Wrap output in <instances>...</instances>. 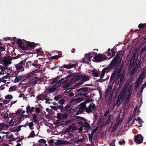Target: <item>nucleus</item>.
Masks as SVG:
<instances>
[{
	"instance_id": "obj_43",
	"label": "nucleus",
	"mask_w": 146,
	"mask_h": 146,
	"mask_svg": "<svg viewBox=\"0 0 146 146\" xmlns=\"http://www.w3.org/2000/svg\"><path fill=\"white\" fill-rule=\"evenodd\" d=\"M85 109L86 111L88 113L92 112V111L90 108H88L86 107Z\"/></svg>"
},
{
	"instance_id": "obj_35",
	"label": "nucleus",
	"mask_w": 146,
	"mask_h": 146,
	"mask_svg": "<svg viewBox=\"0 0 146 146\" xmlns=\"http://www.w3.org/2000/svg\"><path fill=\"white\" fill-rule=\"evenodd\" d=\"M98 128H99V126H98L95 129H94L92 130V132L91 133V134H90L91 135H92L93 136L94 133H95L96 132V131H98Z\"/></svg>"
},
{
	"instance_id": "obj_13",
	"label": "nucleus",
	"mask_w": 146,
	"mask_h": 146,
	"mask_svg": "<svg viewBox=\"0 0 146 146\" xmlns=\"http://www.w3.org/2000/svg\"><path fill=\"white\" fill-rule=\"evenodd\" d=\"M93 54L91 53L86 54L85 56L86 60L88 61H90L91 58L93 56Z\"/></svg>"
},
{
	"instance_id": "obj_45",
	"label": "nucleus",
	"mask_w": 146,
	"mask_h": 146,
	"mask_svg": "<svg viewBox=\"0 0 146 146\" xmlns=\"http://www.w3.org/2000/svg\"><path fill=\"white\" fill-rule=\"evenodd\" d=\"M45 100H46V101H45V103L46 104H50L51 103L50 102V101H52V99H50L47 98H46Z\"/></svg>"
},
{
	"instance_id": "obj_25",
	"label": "nucleus",
	"mask_w": 146,
	"mask_h": 146,
	"mask_svg": "<svg viewBox=\"0 0 146 146\" xmlns=\"http://www.w3.org/2000/svg\"><path fill=\"white\" fill-rule=\"evenodd\" d=\"M61 67H64L68 69H70L73 67V64H64V66H62Z\"/></svg>"
},
{
	"instance_id": "obj_49",
	"label": "nucleus",
	"mask_w": 146,
	"mask_h": 146,
	"mask_svg": "<svg viewBox=\"0 0 146 146\" xmlns=\"http://www.w3.org/2000/svg\"><path fill=\"white\" fill-rule=\"evenodd\" d=\"M13 98V96L11 95H8L5 97L6 99H11Z\"/></svg>"
},
{
	"instance_id": "obj_16",
	"label": "nucleus",
	"mask_w": 146,
	"mask_h": 146,
	"mask_svg": "<svg viewBox=\"0 0 146 146\" xmlns=\"http://www.w3.org/2000/svg\"><path fill=\"white\" fill-rule=\"evenodd\" d=\"M34 108H34L33 107L31 108L30 106H28L26 108V112L27 113H31L33 111Z\"/></svg>"
},
{
	"instance_id": "obj_62",
	"label": "nucleus",
	"mask_w": 146,
	"mask_h": 146,
	"mask_svg": "<svg viewBox=\"0 0 146 146\" xmlns=\"http://www.w3.org/2000/svg\"><path fill=\"white\" fill-rule=\"evenodd\" d=\"M5 48L4 46H0V52L5 51Z\"/></svg>"
},
{
	"instance_id": "obj_24",
	"label": "nucleus",
	"mask_w": 146,
	"mask_h": 146,
	"mask_svg": "<svg viewBox=\"0 0 146 146\" xmlns=\"http://www.w3.org/2000/svg\"><path fill=\"white\" fill-rule=\"evenodd\" d=\"M56 85L55 84L52 87L49 88L48 90V91L50 93H52L56 91L57 90L56 88L54 87Z\"/></svg>"
},
{
	"instance_id": "obj_58",
	"label": "nucleus",
	"mask_w": 146,
	"mask_h": 146,
	"mask_svg": "<svg viewBox=\"0 0 146 146\" xmlns=\"http://www.w3.org/2000/svg\"><path fill=\"white\" fill-rule=\"evenodd\" d=\"M14 121L13 119H11L9 122V125L11 126H13L14 124Z\"/></svg>"
},
{
	"instance_id": "obj_41",
	"label": "nucleus",
	"mask_w": 146,
	"mask_h": 146,
	"mask_svg": "<svg viewBox=\"0 0 146 146\" xmlns=\"http://www.w3.org/2000/svg\"><path fill=\"white\" fill-rule=\"evenodd\" d=\"M65 102V99L63 98L58 101V103L61 104L63 105Z\"/></svg>"
},
{
	"instance_id": "obj_53",
	"label": "nucleus",
	"mask_w": 146,
	"mask_h": 146,
	"mask_svg": "<svg viewBox=\"0 0 146 146\" xmlns=\"http://www.w3.org/2000/svg\"><path fill=\"white\" fill-rule=\"evenodd\" d=\"M93 100L92 99L88 98L86 99L84 102H85L86 104V103H89L92 101Z\"/></svg>"
},
{
	"instance_id": "obj_36",
	"label": "nucleus",
	"mask_w": 146,
	"mask_h": 146,
	"mask_svg": "<svg viewBox=\"0 0 146 146\" xmlns=\"http://www.w3.org/2000/svg\"><path fill=\"white\" fill-rule=\"evenodd\" d=\"M117 127L118 124H114L113 127L112 132H114L116 131L117 128Z\"/></svg>"
},
{
	"instance_id": "obj_40",
	"label": "nucleus",
	"mask_w": 146,
	"mask_h": 146,
	"mask_svg": "<svg viewBox=\"0 0 146 146\" xmlns=\"http://www.w3.org/2000/svg\"><path fill=\"white\" fill-rule=\"evenodd\" d=\"M84 139L83 138H81V139H79L75 141H74V143H80V142H82V141H84Z\"/></svg>"
},
{
	"instance_id": "obj_51",
	"label": "nucleus",
	"mask_w": 146,
	"mask_h": 146,
	"mask_svg": "<svg viewBox=\"0 0 146 146\" xmlns=\"http://www.w3.org/2000/svg\"><path fill=\"white\" fill-rule=\"evenodd\" d=\"M19 70H17L15 71L13 73V75L14 77H15V76H18L17 75L19 73Z\"/></svg>"
},
{
	"instance_id": "obj_21",
	"label": "nucleus",
	"mask_w": 146,
	"mask_h": 146,
	"mask_svg": "<svg viewBox=\"0 0 146 146\" xmlns=\"http://www.w3.org/2000/svg\"><path fill=\"white\" fill-rule=\"evenodd\" d=\"M91 72H92V74H93V76L94 77H98L99 76V74L96 70H91Z\"/></svg>"
},
{
	"instance_id": "obj_12",
	"label": "nucleus",
	"mask_w": 146,
	"mask_h": 146,
	"mask_svg": "<svg viewBox=\"0 0 146 146\" xmlns=\"http://www.w3.org/2000/svg\"><path fill=\"white\" fill-rule=\"evenodd\" d=\"M89 90V88L87 87H83L78 89H76L75 90V92L76 91L77 92H84L87 91Z\"/></svg>"
},
{
	"instance_id": "obj_1",
	"label": "nucleus",
	"mask_w": 146,
	"mask_h": 146,
	"mask_svg": "<svg viewBox=\"0 0 146 146\" xmlns=\"http://www.w3.org/2000/svg\"><path fill=\"white\" fill-rule=\"evenodd\" d=\"M23 55L22 54H18L17 56L13 57L10 56L7 57L5 56L3 57L4 64L6 66H8L12 63L11 61L12 60L16 59L18 58Z\"/></svg>"
},
{
	"instance_id": "obj_4",
	"label": "nucleus",
	"mask_w": 146,
	"mask_h": 146,
	"mask_svg": "<svg viewBox=\"0 0 146 146\" xmlns=\"http://www.w3.org/2000/svg\"><path fill=\"white\" fill-rule=\"evenodd\" d=\"M121 60V59L120 58L117 60L113 58L109 65L112 69H117V67L120 64Z\"/></svg>"
},
{
	"instance_id": "obj_19",
	"label": "nucleus",
	"mask_w": 146,
	"mask_h": 146,
	"mask_svg": "<svg viewBox=\"0 0 146 146\" xmlns=\"http://www.w3.org/2000/svg\"><path fill=\"white\" fill-rule=\"evenodd\" d=\"M113 117V115L111 114H110L109 116L108 119L105 122V125H108L111 121V119H112Z\"/></svg>"
},
{
	"instance_id": "obj_59",
	"label": "nucleus",
	"mask_w": 146,
	"mask_h": 146,
	"mask_svg": "<svg viewBox=\"0 0 146 146\" xmlns=\"http://www.w3.org/2000/svg\"><path fill=\"white\" fill-rule=\"evenodd\" d=\"M142 81L143 80L142 79L139 78H138L136 81V82L138 83H139V84H140L142 82Z\"/></svg>"
},
{
	"instance_id": "obj_29",
	"label": "nucleus",
	"mask_w": 146,
	"mask_h": 146,
	"mask_svg": "<svg viewBox=\"0 0 146 146\" xmlns=\"http://www.w3.org/2000/svg\"><path fill=\"white\" fill-rule=\"evenodd\" d=\"M112 69V68L109 65L108 67L104 68L103 69V70H104V71L105 72H110Z\"/></svg>"
},
{
	"instance_id": "obj_50",
	"label": "nucleus",
	"mask_w": 146,
	"mask_h": 146,
	"mask_svg": "<svg viewBox=\"0 0 146 146\" xmlns=\"http://www.w3.org/2000/svg\"><path fill=\"white\" fill-rule=\"evenodd\" d=\"M48 94H40V96L43 99V100L47 97Z\"/></svg>"
},
{
	"instance_id": "obj_39",
	"label": "nucleus",
	"mask_w": 146,
	"mask_h": 146,
	"mask_svg": "<svg viewBox=\"0 0 146 146\" xmlns=\"http://www.w3.org/2000/svg\"><path fill=\"white\" fill-rule=\"evenodd\" d=\"M37 116L35 114H34L33 116V121L34 123H36L37 122L36 118Z\"/></svg>"
},
{
	"instance_id": "obj_7",
	"label": "nucleus",
	"mask_w": 146,
	"mask_h": 146,
	"mask_svg": "<svg viewBox=\"0 0 146 146\" xmlns=\"http://www.w3.org/2000/svg\"><path fill=\"white\" fill-rule=\"evenodd\" d=\"M73 124H72L68 128L65 130L64 131V133H69V136L71 138L73 137V134L72 133H70L71 132H73Z\"/></svg>"
},
{
	"instance_id": "obj_63",
	"label": "nucleus",
	"mask_w": 146,
	"mask_h": 146,
	"mask_svg": "<svg viewBox=\"0 0 146 146\" xmlns=\"http://www.w3.org/2000/svg\"><path fill=\"white\" fill-rule=\"evenodd\" d=\"M116 74L115 73H114L113 72L110 78V80L111 81L112 80L113 78L115 76Z\"/></svg>"
},
{
	"instance_id": "obj_52",
	"label": "nucleus",
	"mask_w": 146,
	"mask_h": 146,
	"mask_svg": "<svg viewBox=\"0 0 146 146\" xmlns=\"http://www.w3.org/2000/svg\"><path fill=\"white\" fill-rule=\"evenodd\" d=\"M50 107L53 109L54 110H57L58 109V106H50Z\"/></svg>"
},
{
	"instance_id": "obj_38",
	"label": "nucleus",
	"mask_w": 146,
	"mask_h": 146,
	"mask_svg": "<svg viewBox=\"0 0 146 146\" xmlns=\"http://www.w3.org/2000/svg\"><path fill=\"white\" fill-rule=\"evenodd\" d=\"M113 96V93H111L110 94V96L108 98V101L109 102H110V103L111 102L112 99V97Z\"/></svg>"
},
{
	"instance_id": "obj_60",
	"label": "nucleus",
	"mask_w": 146,
	"mask_h": 146,
	"mask_svg": "<svg viewBox=\"0 0 146 146\" xmlns=\"http://www.w3.org/2000/svg\"><path fill=\"white\" fill-rule=\"evenodd\" d=\"M105 72L104 71V70H102L101 74L100 76V79H102L103 78L105 75Z\"/></svg>"
},
{
	"instance_id": "obj_14",
	"label": "nucleus",
	"mask_w": 146,
	"mask_h": 146,
	"mask_svg": "<svg viewBox=\"0 0 146 146\" xmlns=\"http://www.w3.org/2000/svg\"><path fill=\"white\" fill-rule=\"evenodd\" d=\"M38 44L37 43L35 44L34 42H29L27 43L28 46L30 47L33 48L37 46Z\"/></svg>"
},
{
	"instance_id": "obj_33",
	"label": "nucleus",
	"mask_w": 146,
	"mask_h": 146,
	"mask_svg": "<svg viewBox=\"0 0 146 146\" xmlns=\"http://www.w3.org/2000/svg\"><path fill=\"white\" fill-rule=\"evenodd\" d=\"M74 118H75L76 119H81L84 121H86V120L83 117H80L79 116H74Z\"/></svg>"
},
{
	"instance_id": "obj_23",
	"label": "nucleus",
	"mask_w": 146,
	"mask_h": 146,
	"mask_svg": "<svg viewBox=\"0 0 146 146\" xmlns=\"http://www.w3.org/2000/svg\"><path fill=\"white\" fill-rule=\"evenodd\" d=\"M141 65V64L140 63V60H136L135 63L133 65V66L138 68L140 67Z\"/></svg>"
},
{
	"instance_id": "obj_27",
	"label": "nucleus",
	"mask_w": 146,
	"mask_h": 146,
	"mask_svg": "<svg viewBox=\"0 0 146 146\" xmlns=\"http://www.w3.org/2000/svg\"><path fill=\"white\" fill-rule=\"evenodd\" d=\"M80 108L82 109L83 110V109H85L86 107V104L85 103V102H84L81 103L80 104Z\"/></svg>"
},
{
	"instance_id": "obj_22",
	"label": "nucleus",
	"mask_w": 146,
	"mask_h": 146,
	"mask_svg": "<svg viewBox=\"0 0 146 146\" xmlns=\"http://www.w3.org/2000/svg\"><path fill=\"white\" fill-rule=\"evenodd\" d=\"M112 87L110 86H109L106 90L105 94L106 96L108 95L111 91Z\"/></svg>"
},
{
	"instance_id": "obj_46",
	"label": "nucleus",
	"mask_w": 146,
	"mask_h": 146,
	"mask_svg": "<svg viewBox=\"0 0 146 146\" xmlns=\"http://www.w3.org/2000/svg\"><path fill=\"white\" fill-rule=\"evenodd\" d=\"M146 25V23L145 24H140L138 25V28L139 29H142L143 27H145Z\"/></svg>"
},
{
	"instance_id": "obj_20",
	"label": "nucleus",
	"mask_w": 146,
	"mask_h": 146,
	"mask_svg": "<svg viewBox=\"0 0 146 146\" xmlns=\"http://www.w3.org/2000/svg\"><path fill=\"white\" fill-rule=\"evenodd\" d=\"M124 53V52H123L122 51H120L118 52L117 54H116L115 56L114 57V58L117 59V60H119V57L122 55Z\"/></svg>"
},
{
	"instance_id": "obj_32",
	"label": "nucleus",
	"mask_w": 146,
	"mask_h": 146,
	"mask_svg": "<svg viewBox=\"0 0 146 146\" xmlns=\"http://www.w3.org/2000/svg\"><path fill=\"white\" fill-rule=\"evenodd\" d=\"M62 98V96L60 94L56 96L54 98V100L56 101Z\"/></svg>"
},
{
	"instance_id": "obj_5",
	"label": "nucleus",
	"mask_w": 146,
	"mask_h": 146,
	"mask_svg": "<svg viewBox=\"0 0 146 146\" xmlns=\"http://www.w3.org/2000/svg\"><path fill=\"white\" fill-rule=\"evenodd\" d=\"M95 61L97 62H100L107 59V57L105 55L99 54L94 58Z\"/></svg>"
},
{
	"instance_id": "obj_9",
	"label": "nucleus",
	"mask_w": 146,
	"mask_h": 146,
	"mask_svg": "<svg viewBox=\"0 0 146 146\" xmlns=\"http://www.w3.org/2000/svg\"><path fill=\"white\" fill-rule=\"evenodd\" d=\"M24 62L23 61H21L19 63L15 65V67L17 70H19L22 68H23V70L22 71L24 70V68L23 66L24 65Z\"/></svg>"
},
{
	"instance_id": "obj_2",
	"label": "nucleus",
	"mask_w": 146,
	"mask_h": 146,
	"mask_svg": "<svg viewBox=\"0 0 146 146\" xmlns=\"http://www.w3.org/2000/svg\"><path fill=\"white\" fill-rule=\"evenodd\" d=\"M76 74L74 73V82L75 81L78 80H80L82 82H84L89 80L90 77L88 75H83L82 74L78 75L75 76Z\"/></svg>"
},
{
	"instance_id": "obj_17",
	"label": "nucleus",
	"mask_w": 146,
	"mask_h": 146,
	"mask_svg": "<svg viewBox=\"0 0 146 146\" xmlns=\"http://www.w3.org/2000/svg\"><path fill=\"white\" fill-rule=\"evenodd\" d=\"M75 69V70H76V71L77 72H76V73H74L76 74H75V76H76V74H79V73L80 72V70L81 68L79 66L78 67V66H77L76 64H74V70Z\"/></svg>"
},
{
	"instance_id": "obj_61",
	"label": "nucleus",
	"mask_w": 146,
	"mask_h": 146,
	"mask_svg": "<svg viewBox=\"0 0 146 146\" xmlns=\"http://www.w3.org/2000/svg\"><path fill=\"white\" fill-rule=\"evenodd\" d=\"M140 84L139 83H138L135 82V90L138 88Z\"/></svg>"
},
{
	"instance_id": "obj_37",
	"label": "nucleus",
	"mask_w": 146,
	"mask_h": 146,
	"mask_svg": "<svg viewBox=\"0 0 146 146\" xmlns=\"http://www.w3.org/2000/svg\"><path fill=\"white\" fill-rule=\"evenodd\" d=\"M16 87L15 86H11L9 88V92H11V91H13L15 90L16 89Z\"/></svg>"
},
{
	"instance_id": "obj_10",
	"label": "nucleus",
	"mask_w": 146,
	"mask_h": 146,
	"mask_svg": "<svg viewBox=\"0 0 146 146\" xmlns=\"http://www.w3.org/2000/svg\"><path fill=\"white\" fill-rule=\"evenodd\" d=\"M35 78L36 80H35L34 78H33L31 80V83L33 85H34L39 82L40 83L42 81V80L40 78L36 77Z\"/></svg>"
},
{
	"instance_id": "obj_64",
	"label": "nucleus",
	"mask_w": 146,
	"mask_h": 146,
	"mask_svg": "<svg viewBox=\"0 0 146 146\" xmlns=\"http://www.w3.org/2000/svg\"><path fill=\"white\" fill-rule=\"evenodd\" d=\"M36 98H37L38 100H41L42 101L43 100V98H42V97H41V96H40V95H38V96H37L36 97Z\"/></svg>"
},
{
	"instance_id": "obj_48",
	"label": "nucleus",
	"mask_w": 146,
	"mask_h": 146,
	"mask_svg": "<svg viewBox=\"0 0 146 146\" xmlns=\"http://www.w3.org/2000/svg\"><path fill=\"white\" fill-rule=\"evenodd\" d=\"M144 73L143 72H142L141 74L139 75L138 78L141 79L143 80L144 76Z\"/></svg>"
},
{
	"instance_id": "obj_11",
	"label": "nucleus",
	"mask_w": 146,
	"mask_h": 146,
	"mask_svg": "<svg viewBox=\"0 0 146 146\" xmlns=\"http://www.w3.org/2000/svg\"><path fill=\"white\" fill-rule=\"evenodd\" d=\"M16 38L14 37V38H13V41L15 42V41L18 44L19 47L20 48L22 47V48H24V47H23V42L22 40L21 39L19 38L17 39V40H16Z\"/></svg>"
},
{
	"instance_id": "obj_56",
	"label": "nucleus",
	"mask_w": 146,
	"mask_h": 146,
	"mask_svg": "<svg viewBox=\"0 0 146 146\" xmlns=\"http://www.w3.org/2000/svg\"><path fill=\"white\" fill-rule=\"evenodd\" d=\"M73 121V119L66 120L65 121V125H67Z\"/></svg>"
},
{
	"instance_id": "obj_30",
	"label": "nucleus",
	"mask_w": 146,
	"mask_h": 146,
	"mask_svg": "<svg viewBox=\"0 0 146 146\" xmlns=\"http://www.w3.org/2000/svg\"><path fill=\"white\" fill-rule=\"evenodd\" d=\"M63 56H62L61 55H55L51 57L50 58L54 60H58L59 58H61Z\"/></svg>"
},
{
	"instance_id": "obj_15",
	"label": "nucleus",
	"mask_w": 146,
	"mask_h": 146,
	"mask_svg": "<svg viewBox=\"0 0 146 146\" xmlns=\"http://www.w3.org/2000/svg\"><path fill=\"white\" fill-rule=\"evenodd\" d=\"M15 78L13 81V82L15 83L19 82L23 78V76H15Z\"/></svg>"
},
{
	"instance_id": "obj_6",
	"label": "nucleus",
	"mask_w": 146,
	"mask_h": 146,
	"mask_svg": "<svg viewBox=\"0 0 146 146\" xmlns=\"http://www.w3.org/2000/svg\"><path fill=\"white\" fill-rule=\"evenodd\" d=\"M143 139V137L140 134H137L134 136V141L138 144L142 143Z\"/></svg>"
},
{
	"instance_id": "obj_57",
	"label": "nucleus",
	"mask_w": 146,
	"mask_h": 146,
	"mask_svg": "<svg viewBox=\"0 0 146 146\" xmlns=\"http://www.w3.org/2000/svg\"><path fill=\"white\" fill-rule=\"evenodd\" d=\"M35 108L36 110V112H37L38 113H40V109L38 107H36V106L35 107Z\"/></svg>"
},
{
	"instance_id": "obj_47",
	"label": "nucleus",
	"mask_w": 146,
	"mask_h": 146,
	"mask_svg": "<svg viewBox=\"0 0 146 146\" xmlns=\"http://www.w3.org/2000/svg\"><path fill=\"white\" fill-rule=\"evenodd\" d=\"M83 110H82V109L79 108V110L77 111L76 113L75 114L76 115H79V114H81L83 112Z\"/></svg>"
},
{
	"instance_id": "obj_26",
	"label": "nucleus",
	"mask_w": 146,
	"mask_h": 146,
	"mask_svg": "<svg viewBox=\"0 0 146 146\" xmlns=\"http://www.w3.org/2000/svg\"><path fill=\"white\" fill-rule=\"evenodd\" d=\"M83 101V98H78L77 99L74 98V102H75L76 103H78Z\"/></svg>"
},
{
	"instance_id": "obj_31",
	"label": "nucleus",
	"mask_w": 146,
	"mask_h": 146,
	"mask_svg": "<svg viewBox=\"0 0 146 146\" xmlns=\"http://www.w3.org/2000/svg\"><path fill=\"white\" fill-rule=\"evenodd\" d=\"M38 142L39 143L44 144L45 146H47V145L46 144V141L44 139H39Z\"/></svg>"
},
{
	"instance_id": "obj_28",
	"label": "nucleus",
	"mask_w": 146,
	"mask_h": 146,
	"mask_svg": "<svg viewBox=\"0 0 146 146\" xmlns=\"http://www.w3.org/2000/svg\"><path fill=\"white\" fill-rule=\"evenodd\" d=\"M83 83L84 82H82V81H81L80 82H78V83H76V84H75V85H74V89L75 88H78V86L82 85Z\"/></svg>"
},
{
	"instance_id": "obj_34",
	"label": "nucleus",
	"mask_w": 146,
	"mask_h": 146,
	"mask_svg": "<svg viewBox=\"0 0 146 146\" xmlns=\"http://www.w3.org/2000/svg\"><path fill=\"white\" fill-rule=\"evenodd\" d=\"M35 132L33 130L31 131V133H30V135L28 136V137L29 138L33 137H35Z\"/></svg>"
},
{
	"instance_id": "obj_44",
	"label": "nucleus",
	"mask_w": 146,
	"mask_h": 146,
	"mask_svg": "<svg viewBox=\"0 0 146 146\" xmlns=\"http://www.w3.org/2000/svg\"><path fill=\"white\" fill-rule=\"evenodd\" d=\"M63 105L61 104L60 106H58V109H59L60 110L61 112H63V110L64 109V108Z\"/></svg>"
},
{
	"instance_id": "obj_55",
	"label": "nucleus",
	"mask_w": 146,
	"mask_h": 146,
	"mask_svg": "<svg viewBox=\"0 0 146 146\" xmlns=\"http://www.w3.org/2000/svg\"><path fill=\"white\" fill-rule=\"evenodd\" d=\"M111 53H112V55L111 56V57L110 58L113 57L114 56V55H115V52L114 51L113 49H111Z\"/></svg>"
},
{
	"instance_id": "obj_18",
	"label": "nucleus",
	"mask_w": 146,
	"mask_h": 146,
	"mask_svg": "<svg viewBox=\"0 0 146 146\" xmlns=\"http://www.w3.org/2000/svg\"><path fill=\"white\" fill-rule=\"evenodd\" d=\"M130 87L129 88V89H130ZM131 92L130 90L129 89L128 90L127 95L126 97V99L125 101H126L127 102H128L131 96Z\"/></svg>"
},
{
	"instance_id": "obj_42",
	"label": "nucleus",
	"mask_w": 146,
	"mask_h": 146,
	"mask_svg": "<svg viewBox=\"0 0 146 146\" xmlns=\"http://www.w3.org/2000/svg\"><path fill=\"white\" fill-rule=\"evenodd\" d=\"M62 114L60 113H58L57 114V118L58 119L61 120L62 119Z\"/></svg>"
},
{
	"instance_id": "obj_8",
	"label": "nucleus",
	"mask_w": 146,
	"mask_h": 146,
	"mask_svg": "<svg viewBox=\"0 0 146 146\" xmlns=\"http://www.w3.org/2000/svg\"><path fill=\"white\" fill-rule=\"evenodd\" d=\"M125 96L124 94L121 93L118 96L117 99L116 105L117 106H119L121 104L123 100V98Z\"/></svg>"
},
{
	"instance_id": "obj_3",
	"label": "nucleus",
	"mask_w": 146,
	"mask_h": 146,
	"mask_svg": "<svg viewBox=\"0 0 146 146\" xmlns=\"http://www.w3.org/2000/svg\"><path fill=\"white\" fill-rule=\"evenodd\" d=\"M83 127H84V130L86 132H88V130L90 131L91 129V128L90 125L86 121L84 122H83L81 126L80 127L78 126V129L79 130V131L81 132L83 129Z\"/></svg>"
},
{
	"instance_id": "obj_54",
	"label": "nucleus",
	"mask_w": 146,
	"mask_h": 146,
	"mask_svg": "<svg viewBox=\"0 0 146 146\" xmlns=\"http://www.w3.org/2000/svg\"><path fill=\"white\" fill-rule=\"evenodd\" d=\"M34 125V123L33 122H30L29 124V128L31 129H32L33 128H31L32 127H33Z\"/></svg>"
}]
</instances>
